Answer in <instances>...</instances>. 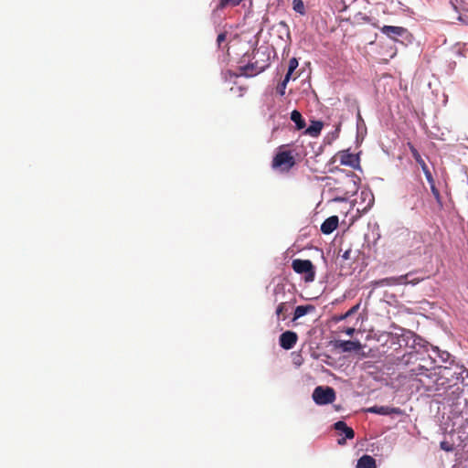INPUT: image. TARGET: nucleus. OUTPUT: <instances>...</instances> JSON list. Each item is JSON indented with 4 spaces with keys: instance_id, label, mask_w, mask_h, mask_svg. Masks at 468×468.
<instances>
[{
    "instance_id": "nucleus-8",
    "label": "nucleus",
    "mask_w": 468,
    "mask_h": 468,
    "mask_svg": "<svg viewBox=\"0 0 468 468\" xmlns=\"http://www.w3.org/2000/svg\"><path fill=\"white\" fill-rule=\"evenodd\" d=\"M337 156L339 157L341 165H348L354 169L359 167V157L357 154L349 153L348 150H344L340 151Z\"/></svg>"
},
{
    "instance_id": "nucleus-26",
    "label": "nucleus",
    "mask_w": 468,
    "mask_h": 468,
    "mask_svg": "<svg viewBox=\"0 0 468 468\" xmlns=\"http://www.w3.org/2000/svg\"><path fill=\"white\" fill-rule=\"evenodd\" d=\"M395 279H396V277L385 278V279H382L381 281H379L378 284L387 285V286H395V285H397V282L394 281Z\"/></svg>"
},
{
    "instance_id": "nucleus-31",
    "label": "nucleus",
    "mask_w": 468,
    "mask_h": 468,
    "mask_svg": "<svg viewBox=\"0 0 468 468\" xmlns=\"http://www.w3.org/2000/svg\"><path fill=\"white\" fill-rule=\"evenodd\" d=\"M421 170L423 171L426 179L432 177V175L428 166L423 167V169H421Z\"/></svg>"
},
{
    "instance_id": "nucleus-15",
    "label": "nucleus",
    "mask_w": 468,
    "mask_h": 468,
    "mask_svg": "<svg viewBox=\"0 0 468 468\" xmlns=\"http://www.w3.org/2000/svg\"><path fill=\"white\" fill-rule=\"evenodd\" d=\"M356 468H377L376 460L372 456L365 454L358 459Z\"/></svg>"
},
{
    "instance_id": "nucleus-24",
    "label": "nucleus",
    "mask_w": 468,
    "mask_h": 468,
    "mask_svg": "<svg viewBox=\"0 0 468 468\" xmlns=\"http://www.w3.org/2000/svg\"><path fill=\"white\" fill-rule=\"evenodd\" d=\"M297 67H298L297 59L295 58H291L290 61H289L288 71H287L285 76H289V78H291L292 72L294 71V69Z\"/></svg>"
},
{
    "instance_id": "nucleus-2",
    "label": "nucleus",
    "mask_w": 468,
    "mask_h": 468,
    "mask_svg": "<svg viewBox=\"0 0 468 468\" xmlns=\"http://www.w3.org/2000/svg\"><path fill=\"white\" fill-rule=\"evenodd\" d=\"M292 270L298 274H303L306 282H312L315 279V268L310 260L295 259L292 261Z\"/></svg>"
},
{
    "instance_id": "nucleus-19",
    "label": "nucleus",
    "mask_w": 468,
    "mask_h": 468,
    "mask_svg": "<svg viewBox=\"0 0 468 468\" xmlns=\"http://www.w3.org/2000/svg\"><path fill=\"white\" fill-rule=\"evenodd\" d=\"M323 128V122L320 121H314L306 129V133L311 136H318Z\"/></svg>"
},
{
    "instance_id": "nucleus-6",
    "label": "nucleus",
    "mask_w": 468,
    "mask_h": 468,
    "mask_svg": "<svg viewBox=\"0 0 468 468\" xmlns=\"http://www.w3.org/2000/svg\"><path fill=\"white\" fill-rule=\"evenodd\" d=\"M269 65V57L265 59H261V61L257 58L254 62L240 66L239 74L245 77H253L262 72Z\"/></svg>"
},
{
    "instance_id": "nucleus-35",
    "label": "nucleus",
    "mask_w": 468,
    "mask_h": 468,
    "mask_svg": "<svg viewBox=\"0 0 468 468\" xmlns=\"http://www.w3.org/2000/svg\"><path fill=\"white\" fill-rule=\"evenodd\" d=\"M427 181L429 182L430 186H435V182H434V179H433V176L427 179Z\"/></svg>"
},
{
    "instance_id": "nucleus-12",
    "label": "nucleus",
    "mask_w": 468,
    "mask_h": 468,
    "mask_svg": "<svg viewBox=\"0 0 468 468\" xmlns=\"http://www.w3.org/2000/svg\"><path fill=\"white\" fill-rule=\"evenodd\" d=\"M338 217L331 216L326 218L321 225V231L324 234H331L338 226Z\"/></svg>"
},
{
    "instance_id": "nucleus-5",
    "label": "nucleus",
    "mask_w": 468,
    "mask_h": 468,
    "mask_svg": "<svg viewBox=\"0 0 468 468\" xmlns=\"http://www.w3.org/2000/svg\"><path fill=\"white\" fill-rule=\"evenodd\" d=\"M295 165L293 155L290 151L278 152L272 159V168H281L289 171Z\"/></svg>"
},
{
    "instance_id": "nucleus-18",
    "label": "nucleus",
    "mask_w": 468,
    "mask_h": 468,
    "mask_svg": "<svg viewBox=\"0 0 468 468\" xmlns=\"http://www.w3.org/2000/svg\"><path fill=\"white\" fill-rule=\"evenodd\" d=\"M291 120L296 124L298 130H302L306 126L305 121L297 110H293L291 113Z\"/></svg>"
},
{
    "instance_id": "nucleus-36",
    "label": "nucleus",
    "mask_w": 468,
    "mask_h": 468,
    "mask_svg": "<svg viewBox=\"0 0 468 468\" xmlns=\"http://www.w3.org/2000/svg\"><path fill=\"white\" fill-rule=\"evenodd\" d=\"M460 19L468 25V16H464V17L461 16Z\"/></svg>"
},
{
    "instance_id": "nucleus-14",
    "label": "nucleus",
    "mask_w": 468,
    "mask_h": 468,
    "mask_svg": "<svg viewBox=\"0 0 468 468\" xmlns=\"http://www.w3.org/2000/svg\"><path fill=\"white\" fill-rule=\"evenodd\" d=\"M411 276H412V273L409 272L405 275H400V276L396 277V279L394 281L397 282V285H400V284L416 285L423 280L422 278H410Z\"/></svg>"
},
{
    "instance_id": "nucleus-30",
    "label": "nucleus",
    "mask_w": 468,
    "mask_h": 468,
    "mask_svg": "<svg viewBox=\"0 0 468 468\" xmlns=\"http://www.w3.org/2000/svg\"><path fill=\"white\" fill-rule=\"evenodd\" d=\"M440 446H441V449L445 452H452L453 450L452 445L447 441H441Z\"/></svg>"
},
{
    "instance_id": "nucleus-23",
    "label": "nucleus",
    "mask_w": 468,
    "mask_h": 468,
    "mask_svg": "<svg viewBox=\"0 0 468 468\" xmlns=\"http://www.w3.org/2000/svg\"><path fill=\"white\" fill-rule=\"evenodd\" d=\"M359 309V303L354 305L353 307H351L346 314H341L339 316V318L337 319V321H342V320H345L346 319L347 317L351 316L352 314H354L355 313H356Z\"/></svg>"
},
{
    "instance_id": "nucleus-20",
    "label": "nucleus",
    "mask_w": 468,
    "mask_h": 468,
    "mask_svg": "<svg viewBox=\"0 0 468 468\" xmlns=\"http://www.w3.org/2000/svg\"><path fill=\"white\" fill-rule=\"evenodd\" d=\"M408 147H409L413 158L420 165L421 169H423V167L428 166L426 165V163L424 162V160L422 159L421 155L420 154L419 151L415 148V146L411 143H408Z\"/></svg>"
},
{
    "instance_id": "nucleus-11",
    "label": "nucleus",
    "mask_w": 468,
    "mask_h": 468,
    "mask_svg": "<svg viewBox=\"0 0 468 468\" xmlns=\"http://www.w3.org/2000/svg\"><path fill=\"white\" fill-rule=\"evenodd\" d=\"M367 411L379 415H391L401 413L400 409L388 406H373L371 408H368Z\"/></svg>"
},
{
    "instance_id": "nucleus-9",
    "label": "nucleus",
    "mask_w": 468,
    "mask_h": 468,
    "mask_svg": "<svg viewBox=\"0 0 468 468\" xmlns=\"http://www.w3.org/2000/svg\"><path fill=\"white\" fill-rule=\"evenodd\" d=\"M298 335L295 332L286 331L280 335L279 342L280 346L285 349H292L297 343Z\"/></svg>"
},
{
    "instance_id": "nucleus-17",
    "label": "nucleus",
    "mask_w": 468,
    "mask_h": 468,
    "mask_svg": "<svg viewBox=\"0 0 468 468\" xmlns=\"http://www.w3.org/2000/svg\"><path fill=\"white\" fill-rule=\"evenodd\" d=\"M314 306L312 304L299 305L295 308L292 321L299 319L300 317L307 314L308 313L314 311Z\"/></svg>"
},
{
    "instance_id": "nucleus-7",
    "label": "nucleus",
    "mask_w": 468,
    "mask_h": 468,
    "mask_svg": "<svg viewBox=\"0 0 468 468\" xmlns=\"http://www.w3.org/2000/svg\"><path fill=\"white\" fill-rule=\"evenodd\" d=\"M284 296L285 290L283 285H277L274 289V301L280 302L277 308H276V315L278 316V319L282 318V320H285L286 314L289 311L290 308V302L281 298L280 295Z\"/></svg>"
},
{
    "instance_id": "nucleus-33",
    "label": "nucleus",
    "mask_w": 468,
    "mask_h": 468,
    "mask_svg": "<svg viewBox=\"0 0 468 468\" xmlns=\"http://www.w3.org/2000/svg\"><path fill=\"white\" fill-rule=\"evenodd\" d=\"M258 57H265V54L263 52H261L260 49H258L254 52L253 58H256Z\"/></svg>"
},
{
    "instance_id": "nucleus-32",
    "label": "nucleus",
    "mask_w": 468,
    "mask_h": 468,
    "mask_svg": "<svg viewBox=\"0 0 468 468\" xmlns=\"http://www.w3.org/2000/svg\"><path fill=\"white\" fill-rule=\"evenodd\" d=\"M342 332L346 333L347 335H353L354 333H355V328L354 327H347V328L342 330Z\"/></svg>"
},
{
    "instance_id": "nucleus-10",
    "label": "nucleus",
    "mask_w": 468,
    "mask_h": 468,
    "mask_svg": "<svg viewBox=\"0 0 468 468\" xmlns=\"http://www.w3.org/2000/svg\"><path fill=\"white\" fill-rule=\"evenodd\" d=\"M380 30L383 34L394 40H396L398 37H402L407 32L406 28L395 26H384Z\"/></svg>"
},
{
    "instance_id": "nucleus-16",
    "label": "nucleus",
    "mask_w": 468,
    "mask_h": 468,
    "mask_svg": "<svg viewBox=\"0 0 468 468\" xmlns=\"http://www.w3.org/2000/svg\"><path fill=\"white\" fill-rule=\"evenodd\" d=\"M334 427L336 431H342L347 439H353L355 437L354 430L348 427L345 421L339 420L335 423Z\"/></svg>"
},
{
    "instance_id": "nucleus-34",
    "label": "nucleus",
    "mask_w": 468,
    "mask_h": 468,
    "mask_svg": "<svg viewBox=\"0 0 468 468\" xmlns=\"http://www.w3.org/2000/svg\"><path fill=\"white\" fill-rule=\"evenodd\" d=\"M346 439H347V438H346V437H345V438L338 439V441H337L338 444H340V445H344V444L346 443Z\"/></svg>"
},
{
    "instance_id": "nucleus-27",
    "label": "nucleus",
    "mask_w": 468,
    "mask_h": 468,
    "mask_svg": "<svg viewBox=\"0 0 468 468\" xmlns=\"http://www.w3.org/2000/svg\"><path fill=\"white\" fill-rule=\"evenodd\" d=\"M431 191L439 204H441V194L436 186H431Z\"/></svg>"
},
{
    "instance_id": "nucleus-21",
    "label": "nucleus",
    "mask_w": 468,
    "mask_h": 468,
    "mask_svg": "<svg viewBox=\"0 0 468 468\" xmlns=\"http://www.w3.org/2000/svg\"><path fill=\"white\" fill-rule=\"evenodd\" d=\"M243 0H220L218 9H224L228 6H238Z\"/></svg>"
},
{
    "instance_id": "nucleus-28",
    "label": "nucleus",
    "mask_w": 468,
    "mask_h": 468,
    "mask_svg": "<svg viewBox=\"0 0 468 468\" xmlns=\"http://www.w3.org/2000/svg\"><path fill=\"white\" fill-rule=\"evenodd\" d=\"M351 254H352V249L348 248L340 255V257L342 258L343 261H349L352 258Z\"/></svg>"
},
{
    "instance_id": "nucleus-22",
    "label": "nucleus",
    "mask_w": 468,
    "mask_h": 468,
    "mask_svg": "<svg viewBox=\"0 0 468 468\" xmlns=\"http://www.w3.org/2000/svg\"><path fill=\"white\" fill-rule=\"evenodd\" d=\"M292 5H293V10L295 12H297L301 15L305 14V7H304L303 2L302 0H293Z\"/></svg>"
},
{
    "instance_id": "nucleus-25",
    "label": "nucleus",
    "mask_w": 468,
    "mask_h": 468,
    "mask_svg": "<svg viewBox=\"0 0 468 468\" xmlns=\"http://www.w3.org/2000/svg\"><path fill=\"white\" fill-rule=\"evenodd\" d=\"M291 78H289V76H285L284 77V80L278 85V92L282 96L284 93H285V89H286V85L288 83V81L290 80Z\"/></svg>"
},
{
    "instance_id": "nucleus-1",
    "label": "nucleus",
    "mask_w": 468,
    "mask_h": 468,
    "mask_svg": "<svg viewBox=\"0 0 468 468\" xmlns=\"http://www.w3.org/2000/svg\"><path fill=\"white\" fill-rule=\"evenodd\" d=\"M468 376V370L463 367H443L438 373L420 379L422 388L426 392L433 395L444 396L456 379H461L462 375Z\"/></svg>"
},
{
    "instance_id": "nucleus-3",
    "label": "nucleus",
    "mask_w": 468,
    "mask_h": 468,
    "mask_svg": "<svg viewBox=\"0 0 468 468\" xmlns=\"http://www.w3.org/2000/svg\"><path fill=\"white\" fill-rule=\"evenodd\" d=\"M464 378L462 375L461 379H456L455 382L452 385L451 388L448 389L447 393L444 395V399L452 406H457L461 403V399L464 394Z\"/></svg>"
},
{
    "instance_id": "nucleus-13",
    "label": "nucleus",
    "mask_w": 468,
    "mask_h": 468,
    "mask_svg": "<svg viewBox=\"0 0 468 468\" xmlns=\"http://www.w3.org/2000/svg\"><path fill=\"white\" fill-rule=\"evenodd\" d=\"M337 346L343 352L358 351L362 347L360 342H358V341H351V340L339 341V343L337 344Z\"/></svg>"
},
{
    "instance_id": "nucleus-29",
    "label": "nucleus",
    "mask_w": 468,
    "mask_h": 468,
    "mask_svg": "<svg viewBox=\"0 0 468 468\" xmlns=\"http://www.w3.org/2000/svg\"><path fill=\"white\" fill-rule=\"evenodd\" d=\"M226 39H227V32H222V33L218 34V36L217 37V42H218V48H220L221 44L223 42H225Z\"/></svg>"
},
{
    "instance_id": "nucleus-4",
    "label": "nucleus",
    "mask_w": 468,
    "mask_h": 468,
    "mask_svg": "<svg viewBox=\"0 0 468 468\" xmlns=\"http://www.w3.org/2000/svg\"><path fill=\"white\" fill-rule=\"evenodd\" d=\"M313 399L318 405H326L335 401V392L331 387L318 386L313 392Z\"/></svg>"
}]
</instances>
